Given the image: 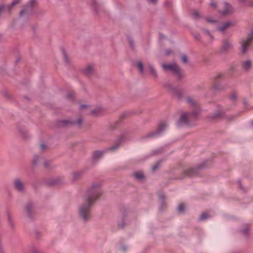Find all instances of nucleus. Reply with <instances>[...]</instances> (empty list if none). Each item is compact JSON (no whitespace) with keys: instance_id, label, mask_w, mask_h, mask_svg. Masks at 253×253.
<instances>
[{"instance_id":"nucleus-7","label":"nucleus","mask_w":253,"mask_h":253,"mask_svg":"<svg viewBox=\"0 0 253 253\" xmlns=\"http://www.w3.org/2000/svg\"><path fill=\"white\" fill-rule=\"evenodd\" d=\"M83 73L86 76L90 78L95 74L94 66L91 64L87 65L83 70Z\"/></svg>"},{"instance_id":"nucleus-25","label":"nucleus","mask_w":253,"mask_h":253,"mask_svg":"<svg viewBox=\"0 0 253 253\" xmlns=\"http://www.w3.org/2000/svg\"><path fill=\"white\" fill-rule=\"evenodd\" d=\"M181 60H182V61L183 63H187V57H186V56L185 55H182L181 56Z\"/></svg>"},{"instance_id":"nucleus-39","label":"nucleus","mask_w":253,"mask_h":253,"mask_svg":"<svg viewBox=\"0 0 253 253\" xmlns=\"http://www.w3.org/2000/svg\"><path fill=\"white\" fill-rule=\"evenodd\" d=\"M64 122H65V123L66 124H68V123H71V122H70V121H68V120H66V121H64Z\"/></svg>"},{"instance_id":"nucleus-11","label":"nucleus","mask_w":253,"mask_h":253,"mask_svg":"<svg viewBox=\"0 0 253 253\" xmlns=\"http://www.w3.org/2000/svg\"><path fill=\"white\" fill-rule=\"evenodd\" d=\"M84 109H86L87 111H90L91 113L93 115H98L100 114L101 109L100 108L91 110L90 107L89 106L86 105H82L81 106V109L83 110Z\"/></svg>"},{"instance_id":"nucleus-37","label":"nucleus","mask_w":253,"mask_h":253,"mask_svg":"<svg viewBox=\"0 0 253 253\" xmlns=\"http://www.w3.org/2000/svg\"><path fill=\"white\" fill-rule=\"evenodd\" d=\"M50 163V162L49 161H48V162H46L44 164V165H45V167L47 168L48 166V164Z\"/></svg>"},{"instance_id":"nucleus-42","label":"nucleus","mask_w":253,"mask_h":253,"mask_svg":"<svg viewBox=\"0 0 253 253\" xmlns=\"http://www.w3.org/2000/svg\"><path fill=\"white\" fill-rule=\"evenodd\" d=\"M121 249L124 252H125V250H126V248L125 247H123L121 248Z\"/></svg>"},{"instance_id":"nucleus-5","label":"nucleus","mask_w":253,"mask_h":253,"mask_svg":"<svg viewBox=\"0 0 253 253\" xmlns=\"http://www.w3.org/2000/svg\"><path fill=\"white\" fill-rule=\"evenodd\" d=\"M20 0H13L9 5L1 4L0 6V13L2 12H10L12 8L16 4L19 3Z\"/></svg>"},{"instance_id":"nucleus-16","label":"nucleus","mask_w":253,"mask_h":253,"mask_svg":"<svg viewBox=\"0 0 253 253\" xmlns=\"http://www.w3.org/2000/svg\"><path fill=\"white\" fill-rule=\"evenodd\" d=\"M185 175L188 176H193L196 175V170L194 169L190 168L185 171Z\"/></svg>"},{"instance_id":"nucleus-6","label":"nucleus","mask_w":253,"mask_h":253,"mask_svg":"<svg viewBox=\"0 0 253 253\" xmlns=\"http://www.w3.org/2000/svg\"><path fill=\"white\" fill-rule=\"evenodd\" d=\"M167 126L168 125L167 123H161L158 126L157 131L154 133H151L150 135L154 137L160 136L166 129Z\"/></svg>"},{"instance_id":"nucleus-13","label":"nucleus","mask_w":253,"mask_h":253,"mask_svg":"<svg viewBox=\"0 0 253 253\" xmlns=\"http://www.w3.org/2000/svg\"><path fill=\"white\" fill-rule=\"evenodd\" d=\"M232 47V44L230 41L228 40L224 41L222 45L221 46V50L222 51H226Z\"/></svg>"},{"instance_id":"nucleus-41","label":"nucleus","mask_w":253,"mask_h":253,"mask_svg":"<svg viewBox=\"0 0 253 253\" xmlns=\"http://www.w3.org/2000/svg\"><path fill=\"white\" fill-rule=\"evenodd\" d=\"M151 2H155L156 0H148Z\"/></svg>"},{"instance_id":"nucleus-30","label":"nucleus","mask_w":253,"mask_h":253,"mask_svg":"<svg viewBox=\"0 0 253 253\" xmlns=\"http://www.w3.org/2000/svg\"><path fill=\"white\" fill-rule=\"evenodd\" d=\"M172 53V51L170 49L167 50L166 51V55H169Z\"/></svg>"},{"instance_id":"nucleus-17","label":"nucleus","mask_w":253,"mask_h":253,"mask_svg":"<svg viewBox=\"0 0 253 253\" xmlns=\"http://www.w3.org/2000/svg\"><path fill=\"white\" fill-rule=\"evenodd\" d=\"M210 216L211 215L208 212H203L201 214L200 219L201 220H208Z\"/></svg>"},{"instance_id":"nucleus-4","label":"nucleus","mask_w":253,"mask_h":253,"mask_svg":"<svg viewBox=\"0 0 253 253\" xmlns=\"http://www.w3.org/2000/svg\"><path fill=\"white\" fill-rule=\"evenodd\" d=\"M253 39V32L249 34L246 39H243L240 43L241 44V51L243 53H245L250 45Z\"/></svg>"},{"instance_id":"nucleus-34","label":"nucleus","mask_w":253,"mask_h":253,"mask_svg":"<svg viewBox=\"0 0 253 253\" xmlns=\"http://www.w3.org/2000/svg\"><path fill=\"white\" fill-rule=\"evenodd\" d=\"M118 147H119L118 145H116L114 146H113V147H112L111 149L112 150H115V149H117Z\"/></svg>"},{"instance_id":"nucleus-21","label":"nucleus","mask_w":253,"mask_h":253,"mask_svg":"<svg viewBox=\"0 0 253 253\" xmlns=\"http://www.w3.org/2000/svg\"><path fill=\"white\" fill-rule=\"evenodd\" d=\"M136 66H137V68H138V69L139 70L140 72L141 73H143V64H142V62H137L136 64Z\"/></svg>"},{"instance_id":"nucleus-15","label":"nucleus","mask_w":253,"mask_h":253,"mask_svg":"<svg viewBox=\"0 0 253 253\" xmlns=\"http://www.w3.org/2000/svg\"><path fill=\"white\" fill-rule=\"evenodd\" d=\"M252 66V62L249 60L243 61L242 64V67L243 70L247 71L249 70Z\"/></svg>"},{"instance_id":"nucleus-20","label":"nucleus","mask_w":253,"mask_h":253,"mask_svg":"<svg viewBox=\"0 0 253 253\" xmlns=\"http://www.w3.org/2000/svg\"><path fill=\"white\" fill-rule=\"evenodd\" d=\"M103 155V152L101 151H95L93 154V157L94 159H98L101 157Z\"/></svg>"},{"instance_id":"nucleus-23","label":"nucleus","mask_w":253,"mask_h":253,"mask_svg":"<svg viewBox=\"0 0 253 253\" xmlns=\"http://www.w3.org/2000/svg\"><path fill=\"white\" fill-rule=\"evenodd\" d=\"M150 72L153 76H156V71L152 66L150 67Z\"/></svg>"},{"instance_id":"nucleus-22","label":"nucleus","mask_w":253,"mask_h":253,"mask_svg":"<svg viewBox=\"0 0 253 253\" xmlns=\"http://www.w3.org/2000/svg\"><path fill=\"white\" fill-rule=\"evenodd\" d=\"M6 216H7V220H9V221H11V220H12L14 219L13 215L9 211H7L6 212Z\"/></svg>"},{"instance_id":"nucleus-35","label":"nucleus","mask_w":253,"mask_h":253,"mask_svg":"<svg viewBox=\"0 0 253 253\" xmlns=\"http://www.w3.org/2000/svg\"><path fill=\"white\" fill-rule=\"evenodd\" d=\"M157 168V165H155L154 166H153L152 169H153V170L154 171V170H156V169Z\"/></svg>"},{"instance_id":"nucleus-3","label":"nucleus","mask_w":253,"mask_h":253,"mask_svg":"<svg viewBox=\"0 0 253 253\" xmlns=\"http://www.w3.org/2000/svg\"><path fill=\"white\" fill-rule=\"evenodd\" d=\"M162 67L165 71L172 72L178 78H181L183 76V72L175 63L169 64H163Z\"/></svg>"},{"instance_id":"nucleus-2","label":"nucleus","mask_w":253,"mask_h":253,"mask_svg":"<svg viewBox=\"0 0 253 253\" xmlns=\"http://www.w3.org/2000/svg\"><path fill=\"white\" fill-rule=\"evenodd\" d=\"M187 101L191 105L195 107L196 111H194L192 114L183 113L181 114L179 120L178 122L179 126L190 125V122L195 120L197 115L198 105L197 103L191 97L187 98Z\"/></svg>"},{"instance_id":"nucleus-1","label":"nucleus","mask_w":253,"mask_h":253,"mask_svg":"<svg viewBox=\"0 0 253 253\" xmlns=\"http://www.w3.org/2000/svg\"><path fill=\"white\" fill-rule=\"evenodd\" d=\"M99 187V184L98 183L92 185L84 198V203L80 207L79 210V215L83 220H87L90 219L89 211L90 208L102 194L101 191Z\"/></svg>"},{"instance_id":"nucleus-9","label":"nucleus","mask_w":253,"mask_h":253,"mask_svg":"<svg viewBox=\"0 0 253 253\" xmlns=\"http://www.w3.org/2000/svg\"><path fill=\"white\" fill-rule=\"evenodd\" d=\"M34 204L32 202L27 203L25 206V213L28 216H33Z\"/></svg>"},{"instance_id":"nucleus-45","label":"nucleus","mask_w":253,"mask_h":253,"mask_svg":"<svg viewBox=\"0 0 253 253\" xmlns=\"http://www.w3.org/2000/svg\"><path fill=\"white\" fill-rule=\"evenodd\" d=\"M252 124L253 125V121L252 122Z\"/></svg>"},{"instance_id":"nucleus-8","label":"nucleus","mask_w":253,"mask_h":253,"mask_svg":"<svg viewBox=\"0 0 253 253\" xmlns=\"http://www.w3.org/2000/svg\"><path fill=\"white\" fill-rule=\"evenodd\" d=\"M14 185L15 188L19 192H23L25 189V184L19 178H17L14 180Z\"/></svg>"},{"instance_id":"nucleus-32","label":"nucleus","mask_w":253,"mask_h":253,"mask_svg":"<svg viewBox=\"0 0 253 253\" xmlns=\"http://www.w3.org/2000/svg\"><path fill=\"white\" fill-rule=\"evenodd\" d=\"M221 115V112H218L217 114H216L215 115V116H214V117H219Z\"/></svg>"},{"instance_id":"nucleus-18","label":"nucleus","mask_w":253,"mask_h":253,"mask_svg":"<svg viewBox=\"0 0 253 253\" xmlns=\"http://www.w3.org/2000/svg\"><path fill=\"white\" fill-rule=\"evenodd\" d=\"M186 206L183 203H180L177 207V211L179 213H183L185 211Z\"/></svg>"},{"instance_id":"nucleus-40","label":"nucleus","mask_w":253,"mask_h":253,"mask_svg":"<svg viewBox=\"0 0 253 253\" xmlns=\"http://www.w3.org/2000/svg\"><path fill=\"white\" fill-rule=\"evenodd\" d=\"M211 6H216V4H215V3H214V2H212V3H211Z\"/></svg>"},{"instance_id":"nucleus-19","label":"nucleus","mask_w":253,"mask_h":253,"mask_svg":"<svg viewBox=\"0 0 253 253\" xmlns=\"http://www.w3.org/2000/svg\"><path fill=\"white\" fill-rule=\"evenodd\" d=\"M134 175L136 178L139 179L143 178L144 176L143 172L141 171L135 172Z\"/></svg>"},{"instance_id":"nucleus-38","label":"nucleus","mask_w":253,"mask_h":253,"mask_svg":"<svg viewBox=\"0 0 253 253\" xmlns=\"http://www.w3.org/2000/svg\"><path fill=\"white\" fill-rule=\"evenodd\" d=\"M194 15H195V17L196 18V17H198L199 16V14L198 12H194Z\"/></svg>"},{"instance_id":"nucleus-31","label":"nucleus","mask_w":253,"mask_h":253,"mask_svg":"<svg viewBox=\"0 0 253 253\" xmlns=\"http://www.w3.org/2000/svg\"><path fill=\"white\" fill-rule=\"evenodd\" d=\"M73 95V93H70L68 95L67 97L68 98H71L72 97Z\"/></svg>"},{"instance_id":"nucleus-28","label":"nucleus","mask_w":253,"mask_h":253,"mask_svg":"<svg viewBox=\"0 0 253 253\" xmlns=\"http://www.w3.org/2000/svg\"><path fill=\"white\" fill-rule=\"evenodd\" d=\"M82 122V119H79L75 123L77 124L79 126H80Z\"/></svg>"},{"instance_id":"nucleus-24","label":"nucleus","mask_w":253,"mask_h":253,"mask_svg":"<svg viewBox=\"0 0 253 253\" xmlns=\"http://www.w3.org/2000/svg\"><path fill=\"white\" fill-rule=\"evenodd\" d=\"M39 160V158L38 157H35L33 159V160L32 161V163L34 165H36L38 163Z\"/></svg>"},{"instance_id":"nucleus-43","label":"nucleus","mask_w":253,"mask_h":253,"mask_svg":"<svg viewBox=\"0 0 253 253\" xmlns=\"http://www.w3.org/2000/svg\"><path fill=\"white\" fill-rule=\"evenodd\" d=\"M251 5L253 6V1L252 2H251Z\"/></svg>"},{"instance_id":"nucleus-44","label":"nucleus","mask_w":253,"mask_h":253,"mask_svg":"<svg viewBox=\"0 0 253 253\" xmlns=\"http://www.w3.org/2000/svg\"><path fill=\"white\" fill-rule=\"evenodd\" d=\"M220 76H221L220 75H219L217 77V78L220 77Z\"/></svg>"},{"instance_id":"nucleus-27","label":"nucleus","mask_w":253,"mask_h":253,"mask_svg":"<svg viewBox=\"0 0 253 253\" xmlns=\"http://www.w3.org/2000/svg\"><path fill=\"white\" fill-rule=\"evenodd\" d=\"M127 215V213L126 211H123L121 213V216L124 218L125 216Z\"/></svg>"},{"instance_id":"nucleus-12","label":"nucleus","mask_w":253,"mask_h":253,"mask_svg":"<svg viewBox=\"0 0 253 253\" xmlns=\"http://www.w3.org/2000/svg\"><path fill=\"white\" fill-rule=\"evenodd\" d=\"M36 2V0H31L30 1L29 5H28L25 9L22 10L20 13V16H23L26 13H28L32 9V6Z\"/></svg>"},{"instance_id":"nucleus-14","label":"nucleus","mask_w":253,"mask_h":253,"mask_svg":"<svg viewBox=\"0 0 253 253\" xmlns=\"http://www.w3.org/2000/svg\"><path fill=\"white\" fill-rule=\"evenodd\" d=\"M232 23L230 22H226L223 23L220 26L218 27V30L220 32H223L230 26L232 25Z\"/></svg>"},{"instance_id":"nucleus-26","label":"nucleus","mask_w":253,"mask_h":253,"mask_svg":"<svg viewBox=\"0 0 253 253\" xmlns=\"http://www.w3.org/2000/svg\"><path fill=\"white\" fill-rule=\"evenodd\" d=\"M236 96H237V93L235 92H233L231 96H230V98L232 99V100H234L235 99V98H236Z\"/></svg>"},{"instance_id":"nucleus-10","label":"nucleus","mask_w":253,"mask_h":253,"mask_svg":"<svg viewBox=\"0 0 253 253\" xmlns=\"http://www.w3.org/2000/svg\"><path fill=\"white\" fill-rule=\"evenodd\" d=\"M223 9L221 11V13L224 16L229 15L233 12L232 7L227 3H223Z\"/></svg>"},{"instance_id":"nucleus-33","label":"nucleus","mask_w":253,"mask_h":253,"mask_svg":"<svg viewBox=\"0 0 253 253\" xmlns=\"http://www.w3.org/2000/svg\"><path fill=\"white\" fill-rule=\"evenodd\" d=\"M45 148V145L41 144V148L42 150H44Z\"/></svg>"},{"instance_id":"nucleus-29","label":"nucleus","mask_w":253,"mask_h":253,"mask_svg":"<svg viewBox=\"0 0 253 253\" xmlns=\"http://www.w3.org/2000/svg\"><path fill=\"white\" fill-rule=\"evenodd\" d=\"M63 56H64V60L66 61V62H68V57H67V55L66 54V53L64 52L63 53Z\"/></svg>"},{"instance_id":"nucleus-36","label":"nucleus","mask_w":253,"mask_h":253,"mask_svg":"<svg viewBox=\"0 0 253 253\" xmlns=\"http://www.w3.org/2000/svg\"><path fill=\"white\" fill-rule=\"evenodd\" d=\"M208 21L209 22H215V21L213 20H212L211 18L208 19Z\"/></svg>"}]
</instances>
